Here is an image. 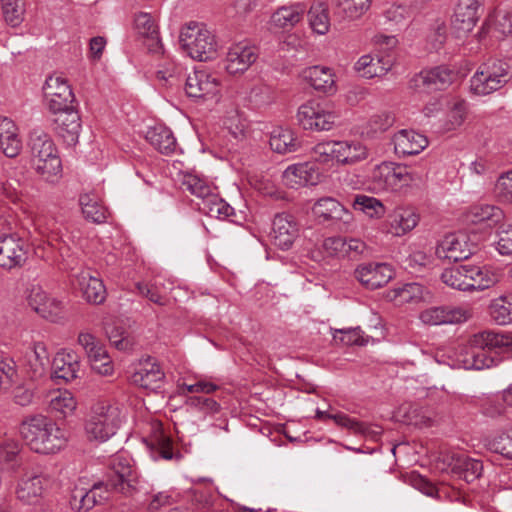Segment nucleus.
Listing matches in <instances>:
<instances>
[{
    "mask_svg": "<svg viewBox=\"0 0 512 512\" xmlns=\"http://www.w3.org/2000/svg\"><path fill=\"white\" fill-rule=\"evenodd\" d=\"M137 484L138 474L133 461L123 454H116L110 459L104 479L95 482L88 491L75 490L70 504L78 512H88L94 506L109 501L112 493L132 496Z\"/></svg>",
    "mask_w": 512,
    "mask_h": 512,
    "instance_id": "nucleus-1",
    "label": "nucleus"
},
{
    "mask_svg": "<svg viewBox=\"0 0 512 512\" xmlns=\"http://www.w3.org/2000/svg\"><path fill=\"white\" fill-rule=\"evenodd\" d=\"M27 150L34 171L48 183H57L62 177V161L51 135L40 127L33 128L27 136Z\"/></svg>",
    "mask_w": 512,
    "mask_h": 512,
    "instance_id": "nucleus-2",
    "label": "nucleus"
},
{
    "mask_svg": "<svg viewBox=\"0 0 512 512\" xmlns=\"http://www.w3.org/2000/svg\"><path fill=\"white\" fill-rule=\"evenodd\" d=\"M23 440L36 453L55 454L67 445L69 434L44 415L26 418L20 425Z\"/></svg>",
    "mask_w": 512,
    "mask_h": 512,
    "instance_id": "nucleus-3",
    "label": "nucleus"
},
{
    "mask_svg": "<svg viewBox=\"0 0 512 512\" xmlns=\"http://www.w3.org/2000/svg\"><path fill=\"white\" fill-rule=\"evenodd\" d=\"M496 353H512V334L483 331L473 335L470 348L465 352L462 363L465 369L482 370L494 365V358L490 355Z\"/></svg>",
    "mask_w": 512,
    "mask_h": 512,
    "instance_id": "nucleus-4",
    "label": "nucleus"
},
{
    "mask_svg": "<svg viewBox=\"0 0 512 512\" xmlns=\"http://www.w3.org/2000/svg\"><path fill=\"white\" fill-rule=\"evenodd\" d=\"M441 280L454 289L470 291L492 287L499 281V276L486 266L463 264L445 269Z\"/></svg>",
    "mask_w": 512,
    "mask_h": 512,
    "instance_id": "nucleus-5",
    "label": "nucleus"
},
{
    "mask_svg": "<svg viewBox=\"0 0 512 512\" xmlns=\"http://www.w3.org/2000/svg\"><path fill=\"white\" fill-rule=\"evenodd\" d=\"M181 48L198 61H209L217 55V41L204 23L190 21L185 24L179 35Z\"/></svg>",
    "mask_w": 512,
    "mask_h": 512,
    "instance_id": "nucleus-6",
    "label": "nucleus"
},
{
    "mask_svg": "<svg viewBox=\"0 0 512 512\" xmlns=\"http://www.w3.org/2000/svg\"><path fill=\"white\" fill-rule=\"evenodd\" d=\"M124 418L123 408L118 404L99 402L92 407L85 431L90 439L106 441L116 433Z\"/></svg>",
    "mask_w": 512,
    "mask_h": 512,
    "instance_id": "nucleus-7",
    "label": "nucleus"
},
{
    "mask_svg": "<svg viewBox=\"0 0 512 512\" xmlns=\"http://www.w3.org/2000/svg\"><path fill=\"white\" fill-rule=\"evenodd\" d=\"M510 70L509 63L504 60H487L471 77V90L477 95H488L501 89L511 78Z\"/></svg>",
    "mask_w": 512,
    "mask_h": 512,
    "instance_id": "nucleus-8",
    "label": "nucleus"
},
{
    "mask_svg": "<svg viewBox=\"0 0 512 512\" xmlns=\"http://www.w3.org/2000/svg\"><path fill=\"white\" fill-rule=\"evenodd\" d=\"M420 178L409 171L404 165L382 162L372 172V180L378 189L398 191L410 186Z\"/></svg>",
    "mask_w": 512,
    "mask_h": 512,
    "instance_id": "nucleus-9",
    "label": "nucleus"
},
{
    "mask_svg": "<svg viewBox=\"0 0 512 512\" xmlns=\"http://www.w3.org/2000/svg\"><path fill=\"white\" fill-rule=\"evenodd\" d=\"M46 106L50 113L75 107L76 98L68 81L61 76H49L44 85Z\"/></svg>",
    "mask_w": 512,
    "mask_h": 512,
    "instance_id": "nucleus-10",
    "label": "nucleus"
},
{
    "mask_svg": "<svg viewBox=\"0 0 512 512\" xmlns=\"http://www.w3.org/2000/svg\"><path fill=\"white\" fill-rule=\"evenodd\" d=\"M29 254V245L16 233L0 235V267L5 270L22 268Z\"/></svg>",
    "mask_w": 512,
    "mask_h": 512,
    "instance_id": "nucleus-11",
    "label": "nucleus"
},
{
    "mask_svg": "<svg viewBox=\"0 0 512 512\" xmlns=\"http://www.w3.org/2000/svg\"><path fill=\"white\" fill-rule=\"evenodd\" d=\"M298 121L306 130L328 131L336 123L337 115L326 110L320 103L310 101L298 109Z\"/></svg>",
    "mask_w": 512,
    "mask_h": 512,
    "instance_id": "nucleus-12",
    "label": "nucleus"
},
{
    "mask_svg": "<svg viewBox=\"0 0 512 512\" xmlns=\"http://www.w3.org/2000/svg\"><path fill=\"white\" fill-rule=\"evenodd\" d=\"M483 0H458L451 20L452 33L457 38L471 32L480 18Z\"/></svg>",
    "mask_w": 512,
    "mask_h": 512,
    "instance_id": "nucleus-13",
    "label": "nucleus"
},
{
    "mask_svg": "<svg viewBox=\"0 0 512 512\" xmlns=\"http://www.w3.org/2000/svg\"><path fill=\"white\" fill-rule=\"evenodd\" d=\"M77 342L87 354L93 370L103 376H108L113 373V364L109 359L104 345L92 333L86 331L80 332Z\"/></svg>",
    "mask_w": 512,
    "mask_h": 512,
    "instance_id": "nucleus-14",
    "label": "nucleus"
},
{
    "mask_svg": "<svg viewBox=\"0 0 512 512\" xmlns=\"http://www.w3.org/2000/svg\"><path fill=\"white\" fill-rule=\"evenodd\" d=\"M475 249L476 245L469 242L465 233H452L439 242L435 254L439 259L457 262L468 259Z\"/></svg>",
    "mask_w": 512,
    "mask_h": 512,
    "instance_id": "nucleus-15",
    "label": "nucleus"
},
{
    "mask_svg": "<svg viewBox=\"0 0 512 512\" xmlns=\"http://www.w3.org/2000/svg\"><path fill=\"white\" fill-rule=\"evenodd\" d=\"M220 87V78L216 73L195 70L186 79L185 91L189 97L208 99L217 96Z\"/></svg>",
    "mask_w": 512,
    "mask_h": 512,
    "instance_id": "nucleus-16",
    "label": "nucleus"
},
{
    "mask_svg": "<svg viewBox=\"0 0 512 512\" xmlns=\"http://www.w3.org/2000/svg\"><path fill=\"white\" fill-rule=\"evenodd\" d=\"M48 484V477L42 473L26 472L18 481L15 495L24 505L40 503Z\"/></svg>",
    "mask_w": 512,
    "mask_h": 512,
    "instance_id": "nucleus-17",
    "label": "nucleus"
},
{
    "mask_svg": "<svg viewBox=\"0 0 512 512\" xmlns=\"http://www.w3.org/2000/svg\"><path fill=\"white\" fill-rule=\"evenodd\" d=\"M50 114L54 132L67 144H76L81 130V118L76 106Z\"/></svg>",
    "mask_w": 512,
    "mask_h": 512,
    "instance_id": "nucleus-18",
    "label": "nucleus"
},
{
    "mask_svg": "<svg viewBox=\"0 0 512 512\" xmlns=\"http://www.w3.org/2000/svg\"><path fill=\"white\" fill-rule=\"evenodd\" d=\"M354 276L366 289L376 290L385 286L392 279L393 270L386 263H363L355 269Z\"/></svg>",
    "mask_w": 512,
    "mask_h": 512,
    "instance_id": "nucleus-19",
    "label": "nucleus"
},
{
    "mask_svg": "<svg viewBox=\"0 0 512 512\" xmlns=\"http://www.w3.org/2000/svg\"><path fill=\"white\" fill-rule=\"evenodd\" d=\"M299 236V224L288 213H279L274 217L270 237L272 243L281 250H288Z\"/></svg>",
    "mask_w": 512,
    "mask_h": 512,
    "instance_id": "nucleus-20",
    "label": "nucleus"
},
{
    "mask_svg": "<svg viewBox=\"0 0 512 512\" xmlns=\"http://www.w3.org/2000/svg\"><path fill=\"white\" fill-rule=\"evenodd\" d=\"M419 214L412 207H397L382 224V231L396 237L404 236L419 223Z\"/></svg>",
    "mask_w": 512,
    "mask_h": 512,
    "instance_id": "nucleus-21",
    "label": "nucleus"
},
{
    "mask_svg": "<svg viewBox=\"0 0 512 512\" xmlns=\"http://www.w3.org/2000/svg\"><path fill=\"white\" fill-rule=\"evenodd\" d=\"M447 466L453 476L471 483L480 478L483 472V464L480 460L473 459L464 453H453L446 457Z\"/></svg>",
    "mask_w": 512,
    "mask_h": 512,
    "instance_id": "nucleus-22",
    "label": "nucleus"
},
{
    "mask_svg": "<svg viewBox=\"0 0 512 512\" xmlns=\"http://www.w3.org/2000/svg\"><path fill=\"white\" fill-rule=\"evenodd\" d=\"M468 317L467 310L452 306L429 307L419 314L421 322L430 326L461 323L466 321Z\"/></svg>",
    "mask_w": 512,
    "mask_h": 512,
    "instance_id": "nucleus-23",
    "label": "nucleus"
},
{
    "mask_svg": "<svg viewBox=\"0 0 512 512\" xmlns=\"http://www.w3.org/2000/svg\"><path fill=\"white\" fill-rule=\"evenodd\" d=\"M257 57L255 47L243 42L233 44L226 55L225 69L229 74L243 73L256 61Z\"/></svg>",
    "mask_w": 512,
    "mask_h": 512,
    "instance_id": "nucleus-24",
    "label": "nucleus"
},
{
    "mask_svg": "<svg viewBox=\"0 0 512 512\" xmlns=\"http://www.w3.org/2000/svg\"><path fill=\"white\" fill-rule=\"evenodd\" d=\"M394 150L399 156L417 155L428 146L425 135L414 130L403 129L393 136Z\"/></svg>",
    "mask_w": 512,
    "mask_h": 512,
    "instance_id": "nucleus-25",
    "label": "nucleus"
},
{
    "mask_svg": "<svg viewBox=\"0 0 512 512\" xmlns=\"http://www.w3.org/2000/svg\"><path fill=\"white\" fill-rule=\"evenodd\" d=\"M0 148L9 158L18 156L22 150L19 128L12 119L5 116L0 117Z\"/></svg>",
    "mask_w": 512,
    "mask_h": 512,
    "instance_id": "nucleus-26",
    "label": "nucleus"
},
{
    "mask_svg": "<svg viewBox=\"0 0 512 512\" xmlns=\"http://www.w3.org/2000/svg\"><path fill=\"white\" fill-rule=\"evenodd\" d=\"M76 279L82 297L88 303L101 304L105 301L107 292L100 278L93 276L88 270H83L77 275Z\"/></svg>",
    "mask_w": 512,
    "mask_h": 512,
    "instance_id": "nucleus-27",
    "label": "nucleus"
},
{
    "mask_svg": "<svg viewBox=\"0 0 512 512\" xmlns=\"http://www.w3.org/2000/svg\"><path fill=\"white\" fill-rule=\"evenodd\" d=\"M165 374L160 365L147 359L141 364L140 368L133 373L131 380L134 384L150 390H156L161 387Z\"/></svg>",
    "mask_w": 512,
    "mask_h": 512,
    "instance_id": "nucleus-28",
    "label": "nucleus"
},
{
    "mask_svg": "<svg viewBox=\"0 0 512 512\" xmlns=\"http://www.w3.org/2000/svg\"><path fill=\"white\" fill-rule=\"evenodd\" d=\"M397 417L406 425L417 428H428L434 424V416L428 408L417 404H403L397 411Z\"/></svg>",
    "mask_w": 512,
    "mask_h": 512,
    "instance_id": "nucleus-29",
    "label": "nucleus"
},
{
    "mask_svg": "<svg viewBox=\"0 0 512 512\" xmlns=\"http://www.w3.org/2000/svg\"><path fill=\"white\" fill-rule=\"evenodd\" d=\"M303 78L317 91L334 93L335 80L332 70L325 66H312L303 70Z\"/></svg>",
    "mask_w": 512,
    "mask_h": 512,
    "instance_id": "nucleus-30",
    "label": "nucleus"
},
{
    "mask_svg": "<svg viewBox=\"0 0 512 512\" xmlns=\"http://www.w3.org/2000/svg\"><path fill=\"white\" fill-rule=\"evenodd\" d=\"M366 146L357 141H336L334 160L340 164L353 165L367 158Z\"/></svg>",
    "mask_w": 512,
    "mask_h": 512,
    "instance_id": "nucleus-31",
    "label": "nucleus"
},
{
    "mask_svg": "<svg viewBox=\"0 0 512 512\" xmlns=\"http://www.w3.org/2000/svg\"><path fill=\"white\" fill-rule=\"evenodd\" d=\"M466 221L471 224H484L494 227L504 219V212L494 205H474L466 213Z\"/></svg>",
    "mask_w": 512,
    "mask_h": 512,
    "instance_id": "nucleus-32",
    "label": "nucleus"
},
{
    "mask_svg": "<svg viewBox=\"0 0 512 512\" xmlns=\"http://www.w3.org/2000/svg\"><path fill=\"white\" fill-rule=\"evenodd\" d=\"M80 361L75 353L58 354L53 360V374L55 378L72 381L78 377Z\"/></svg>",
    "mask_w": 512,
    "mask_h": 512,
    "instance_id": "nucleus-33",
    "label": "nucleus"
},
{
    "mask_svg": "<svg viewBox=\"0 0 512 512\" xmlns=\"http://www.w3.org/2000/svg\"><path fill=\"white\" fill-rule=\"evenodd\" d=\"M305 13L304 5L296 3L278 8L271 16V23L278 28L289 29L301 21Z\"/></svg>",
    "mask_w": 512,
    "mask_h": 512,
    "instance_id": "nucleus-34",
    "label": "nucleus"
},
{
    "mask_svg": "<svg viewBox=\"0 0 512 512\" xmlns=\"http://www.w3.org/2000/svg\"><path fill=\"white\" fill-rule=\"evenodd\" d=\"M196 205L199 211L217 219H229L235 214L234 208L220 198L217 192L205 200L197 201Z\"/></svg>",
    "mask_w": 512,
    "mask_h": 512,
    "instance_id": "nucleus-35",
    "label": "nucleus"
},
{
    "mask_svg": "<svg viewBox=\"0 0 512 512\" xmlns=\"http://www.w3.org/2000/svg\"><path fill=\"white\" fill-rule=\"evenodd\" d=\"M146 139L155 149L164 154L173 152L176 147V139L172 131L162 125L149 128Z\"/></svg>",
    "mask_w": 512,
    "mask_h": 512,
    "instance_id": "nucleus-36",
    "label": "nucleus"
},
{
    "mask_svg": "<svg viewBox=\"0 0 512 512\" xmlns=\"http://www.w3.org/2000/svg\"><path fill=\"white\" fill-rule=\"evenodd\" d=\"M269 144L273 151L280 154L294 152L299 147V143L293 131L288 128H277L273 130Z\"/></svg>",
    "mask_w": 512,
    "mask_h": 512,
    "instance_id": "nucleus-37",
    "label": "nucleus"
},
{
    "mask_svg": "<svg viewBox=\"0 0 512 512\" xmlns=\"http://www.w3.org/2000/svg\"><path fill=\"white\" fill-rule=\"evenodd\" d=\"M182 189L194 195L198 201L205 200L216 192V187L210 185L205 179L186 173L181 180Z\"/></svg>",
    "mask_w": 512,
    "mask_h": 512,
    "instance_id": "nucleus-38",
    "label": "nucleus"
},
{
    "mask_svg": "<svg viewBox=\"0 0 512 512\" xmlns=\"http://www.w3.org/2000/svg\"><path fill=\"white\" fill-rule=\"evenodd\" d=\"M372 0H336V14L345 20L360 19L371 7Z\"/></svg>",
    "mask_w": 512,
    "mask_h": 512,
    "instance_id": "nucleus-39",
    "label": "nucleus"
},
{
    "mask_svg": "<svg viewBox=\"0 0 512 512\" xmlns=\"http://www.w3.org/2000/svg\"><path fill=\"white\" fill-rule=\"evenodd\" d=\"M79 203L82 213L87 220L94 223H104L107 219V208L104 207L95 196L90 194L81 195Z\"/></svg>",
    "mask_w": 512,
    "mask_h": 512,
    "instance_id": "nucleus-40",
    "label": "nucleus"
},
{
    "mask_svg": "<svg viewBox=\"0 0 512 512\" xmlns=\"http://www.w3.org/2000/svg\"><path fill=\"white\" fill-rule=\"evenodd\" d=\"M389 68L382 62L381 58L371 55H363L355 63V70L367 79L385 75Z\"/></svg>",
    "mask_w": 512,
    "mask_h": 512,
    "instance_id": "nucleus-41",
    "label": "nucleus"
},
{
    "mask_svg": "<svg viewBox=\"0 0 512 512\" xmlns=\"http://www.w3.org/2000/svg\"><path fill=\"white\" fill-rule=\"evenodd\" d=\"M489 313L499 325L512 323V295L500 296L491 301Z\"/></svg>",
    "mask_w": 512,
    "mask_h": 512,
    "instance_id": "nucleus-42",
    "label": "nucleus"
},
{
    "mask_svg": "<svg viewBox=\"0 0 512 512\" xmlns=\"http://www.w3.org/2000/svg\"><path fill=\"white\" fill-rule=\"evenodd\" d=\"M314 214L324 220L341 219L342 215L350 216L337 200L326 197L318 200L313 206Z\"/></svg>",
    "mask_w": 512,
    "mask_h": 512,
    "instance_id": "nucleus-43",
    "label": "nucleus"
},
{
    "mask_svg": "<svg viewBox=\"0 0 512 512\" xmlns=\"http://www.w3.org/2000/svg\"><path fill=\"white\" fill-rule=\"evenodd\" d=\"M423 287L418 283H407L389 291L387 297L396 305L415 302L422 299Z\"/></svg>",
    "mask_w": 512,
    "mask_h": 512,
    "instance_id": "nucleus-44",
    "label": "nucleus"
},
{
    "mask_svg": "<svg viewBox=\"0 0 512 512\" xmlns=\"http://www.w3.org/2000/svg\"><path fill=\"white\" fill-rule=\"evenodd\" d=\"M309 23L314 32L324 35L330 28V17L328 8L324 3H317L311 6L309 12Z\"/></svg>",
    "mask_w": 512,
    "mask_h": 512,
    "instance_id": "nucleus-45",
    "label": "nucleus"
},
{
    "mask_svg": "<svg viewBox=\"0 0 512 512\" xmlns=\"http://www.w3.org/2000/svg\"><path fill=\"white\" fill-rule=\"evenodd\" d=\"M76 405L75 398L68 390H58L51 394L49 408L52 412H58L66 416L75 410Z\"/></svg>",
    "mask_w": 512,
    "mask_h": 512,
    "instance_id": "nucleus-46",
    "label": "nucleus"
},
{
    "mask_svg": "<svg viewBox=\"0 0 512 512\" xmlns=\"http://www.w3.org/2000/svg\"><path fill=\"white\" fill-rule=\"evenodd\" d=\"M353 208L365 213L371 218H381L386 213L382 202L366 195H356L353 200Z\"/></svg>",
    "mask_w": 512,
    "mask_h": 512,
    "instance_id": "nucleus-47",
    "label": "nucleus"
},
{
    "mask_svg": "<svg viewBox=\"0 0 512 512\" xmlns=\"http://www.w3.org/2000/svg\"><path fill=\"white\" fill-rule=\"evenodd\" d=\"M432 91L443 90L453 82L456 74L445 66L426 70Z\"/></svg>",
    "mask_w": 512,
    "mask_h": 512,
    "instance_id": "nucleus-48",
    "label": "nucleus"
},
{
    "mask_svg": "<svg viewBox=\"0 0 512 512\" xmlns=\"http://www.w3.org/2000/svg\"><path fill=\"white\" fill-rule=\"evenodd\" d=\"M327 418L333 420L337 425L350 430L354 434L368 436L372 433L369 425L350 418L344 413L339 412L336 414H330L327 415Z\"/></svg>",
    "mask_w": 512,
    "mask_h": 512,
    "instance_id": "nucleus-49",
    "label": "nucleus"
},
{
    "mask_svg": "<svg viewBox=\"0 0 512 512\" xmlns=\"http://www.w3.org/2000/svg\"><path fill=\"white\" fill-rule=\"evenodd\" d=\"M333 339L336 343L343 345H366L368 340L363 336L359 327L348 329H336L333 333Z\"/></svg>",
    "mask_w": 512,
    "mask_h": 512,
    "instance_id": "nucleus-50",
    "label": "nucleus"
},
{
    "mask_svg": "<svg viewBox=\"0 0 512 512\" xmlns=\"http://www.w3.org/2000/svg\"><path fill=\"white\" fill-rule=\"evenodd\" d=\"M38 314L50 322L59 323L64 319V304L62 301L49 296Z\"/></svg>",
    "mask_w": 512,
    "mask_h": 512,
    "instance_id": "nucleus-51",
    "label": "nucleus"
},
{
    "mask_svg": "<svg viewBox=\"0 0 512 512\" xmlns=\"http://www.w3.org/2000/svg\"><path fill=\"white\" fill-rule=\"evenodd\" d=\"M488 447L491 451L499 453L507 459H512V428L491 439Z\"/></svg>",
    "mask_w": 512,
    "mask_h": 512,
    "instance_id": "nucleus-52",
    "label": "nucleus"
},
{
    "mask_svg": "<svg viewBox=\"0 0 512 512\" xmlns=\"http://www.w3.org/2000/svg\"><path fill=\"white\" fill-rule=\"evenodd\" d=\"M494 192L499 201L512 203V170L499 176L495 183Z\"/></svg>",
    "mask_w": 512,
    "mask_h": 512,
    "instance_id": "nucleus-53",
    "label": "nucleus"
},
{
    "mask_svg": "<svg viewBox=\"0 0 512 512\" xmlns=\"http://www.w3.org/2000/svg\"><path fill=\"white\" fill-rule=\"evenodd\" d=\"M384 17L391 26H403L410 18V10L404 5L393 4L384 11Z\"/></svg>",
    "mask_w": 512,
    "mask_h": 512,
    "instance_id": "nucleus-54",
    "label": "nucleus"
},
{
    "mask_svg": "<svg viewBox=\"0 0 512 512\" xmlns=\"http://www.w3.org/2000/svg\"><path fill=\"white\" fill-rule=\"evenodd\" d=\"M4 19L11 27H18L24 20V1L1 6Z\"/></svg>",
    "mask_w": 512,
    "mask_h": 512,
    "instance_id": "nucleus-55",
    "label": "nucleus"
},
{
    "mask_svg": "<svg viewBox=\"0 0 512 512\" xmlns=\"http://www.w3.org/2000/svg\"><path fill=\"white\" fill-rule=\"evenodd\" d=\"M466 115V102L463 100H457L451 107L450 111L448 112L446 129L454 130L460 127L464 123Z\"/></svg>",
    "mask_w": 512,
    "mask_h": 512,
    "instance_id": "nucleus-56",
    "label": "nucleus"
},
{
    "mask_svg": "<svg viewBox=\"0 0 512 512\" xmlns=\"http://www.w3.org/2000/svg\"><path fill=\"white\" fill-rule=\"evenodd\" d=\"M192 507L195 512H209L214 509V496L205 490H195L191 497Z\"/></svg>",
    "mask_w": 512,
    "mask_h": 512,
    "instance_id": "nucleus-57",
    "label": "nucleus"
},
{
    "mask_svg": "<svg viewBox=\"0 0 512 512\" xmlns=\"http://www.w3.org/2000/svg\"><path fill=\"white\" fill-rule=\"evenodd\" d=\"M178 494L172 491H161L151 497L147 505L148 512H159L161 508L177 503Z\"/></svg>",
    "mask_w": 512,
    "mask_h": 512,
    "instance_id": "nucleus-58",
    "label": "nucleus"
},
{
    "mask_svg": "<svg viewBox=\"0 0 512 512\" xmlns=\"http://www.w3.org/2000/svg\"><path fill=\"white\" fill-rule=\"evenodd\" d=\"M395 117L390 112H381L379 114L373 115L369 122L368 126L373 133H381L388 130L394 123Z\"/></svg>",
    "mask_w": 512,
    "mask_h": 512,
    "instance_id": "nucleus-59",
    "label": "nucleus"
},
{
    "mask_svg": "<svg viewBox=\"0 0 512 512\" xmlns=\"http://www.w3.org/2000/svg\"><path fill=\"white\" fill-rule=\"evenodd\" d=\"M16 376L14 362L8 358H0V391L8 389Z\"/></svg>",
    "mask_w": 512,
    "mask_h": 512,
    "instance_id": "nucleus-60",
    "label": "nucleus"
},
{
    "mask_svg": "<svg viewBox=\"0 0 512 512\" xmlns=\"http://www.w3.org/2000/svg\"><path fill=\"white\" fill-rule=\"evenodd\" d=\"M497 250L502 255L512 254V223L502 224L498 231Z\"/></svg>",
    "mask_w": 512,
    "mask_h": 512,
    "instance_id": "nucleus-61",
    "label": "nucleus"
},
{
    "mask_svg": "<svg viewBox=\"0 0 512 512\" xmlns=\"http://www.w3.org/2000/svg\"><path fill=\"white\" fill-rule=\"evenodd\" d=\"M135 27L138 33L144 38L158 32V27L148 13H140L135 18Z\"/></svg>",
    "mask_w": 512,
    "mask_h": 512,
    "instance_id": "nucleus-62",
    "label": "nucleus"
},
{
    "mask_svg": "<svg viewBox=\"0 0 512 512\" xmlns=\"http://www.w3.org/2000/svg\"><path fill=\"white\" fill-rule=\"evenodd\" d=\"M186 404L192 408L199 409L203 412H218L219 404L212 398L203 397V396H192L189 397L186 401Z\"/></svg>",
    "mask_w": 512,
    "mask_h": 512,
    "instance_id": "nucleus-63",
    "label": "nucleus"
},
{
    "mask_svg": "<svg viewBox=\"0 0 512 512\" xmlns=\"http://www.w3.org/2000/svg\"><path fill=\"white\" fill-rule=\"evenodd\" d=\"M109 341L119 350H126L131 347L132 342L127 332L121 327H113L107 331Z\"/></svg>",
    "mask_w": 512,
    "mask_h": 512,
    "instance_id": "nucleus-64",
    "label": "nucleus"
}]
</instances>
